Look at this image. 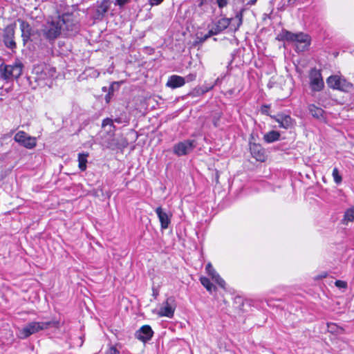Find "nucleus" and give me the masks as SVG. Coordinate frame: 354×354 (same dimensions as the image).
<instances>
[{
    "label": "nucleus",
    "mask_w": 354,
    "mask_h": 354,
    "mask_svg": "<svg viewBox=\"0 0 354 354\" xmlns=\"http://www.w3.org/2000/svg\"><path fill=\"white\" fill-rule=\"evenodd\" d=\"M50 327L59 328V322L57 320H51L48 322H32L28 323L21 330V338L25 339L32 334L40 330L49 328Z\"/></svg>",
    "instance_id": "f257e3e1"
},
{
    "label": "nucleus",
    "mask_w": 354,
    "mask_h": 354,
    "mask_svg": "<svg viewBox=\"0 0 354 354\" xmlns=\"http://www.w3.org/2000/svg\"><path fill=\"white\" fill-rule=\"evenodd\" d=\"M41 33L49 43L53 44L62 34V29L57 18L51 21H48L43 25L41 30Z\"/></svg>",
    "instance_id": "f03ea898"
},
{
    "label": "nucleus",
    "mask_w": 354,
    "mask_h": 354,
    "mask_svg": "<svg viewBox=\"0 0 354 354\" xmlns=\"http://www.w3.org/2000/svg\"><path fill=\"white\" fill-rule=\"evenodd\" d=\"M278 39L281 41H287L291 42H297L299 44H304V47L308 48L310 45V37L304 32H300L298 33H293L287 30H282L281 33L278 35Z\"/></svg>",
    "instance_id": "7ed1b4c3"
},
{
    "label": "nucleus",
    "mask_w": 354,
    "mask_h": 354,
    "mask_svg": "<svg viewBox=\"0 0 354 354\" xmlns=\"http://www.w3.org/2000/svg\"><path fill=\"white\" fill-rule=\"evenodd\" d=\"M23 71L21 63H16L13 65L1 64L0 65V76L2 80H10L19 78Z\"/></svg>",
    "instance_id": "20e7f679"
},
{
    "label": "nucleus",
    "mask_w": 354,
    "mask_h": 354,
    "mask_svg": "<svg viewBox=\"0 0 354 354\" xmlns=\"http://www.w3.org/2000/svg\"><path fill=\"white\" fill-rule=\"evenodd\" d=\"M326 83L328 87L333 89L339 90L344 92L351 91L353 86L346 79L337 75H330L326 79Z\"/></svg>",
    "instance_id": "39448f33"
},
{
    "label": "nucleus",
    "mask_w": 354,
    "mask_h": 354,
    "mask_svg": "<svg viewBox=\"0 0 354 354\" xmlns=\"http://www.w3.org/2000/svg\"><path fill=\"white\" fill-rule=\"evenodd\" d=\"M309 86L313 92H319L324 88V82L322 75L321 71L313 68L309 71Z\"/></svg>",
    "instance_id": "423d86ee"
},
{
    "label": "nucleus",
    "mask_w": 354,
    "mask_h": 354,
    "mask_svg": "<svg viewBox=\"0 0 354 354\" xmlns=\"http://www.w3.org/2000/svg\"><path fill=\"white\" fill-rule=\"evenodd\" d=\"M62 27V31L75 32L77 30V25L75 21V17L73 12H64L57 17Z\"/></svg>",
    "instance_id": "0eeeda50"
},
{
    "label": "nucleus",
    "mask_w": 354,
    "mask_h": 354,
    "mask_svg": "<svg viewBox=\"0 0 354 354\" xmlns=\"http://www.w3.org/2000/svg\"><path fill=\"white\" fill-rule=\"evenodd\" d=\"M196 147L194 140H185L175 144L173 147V152L178 156H185L191 153Z\"/></svg>",
    "instance_id": "6e6552de"
},
{
    "label": "nucleus",
    "mask_w": 354,
    "mask_h": 354,
    "mask_svg": "<svg viewBox=\"0 0 354 354\" xmlns=\"http://www.w3.org/2000/svg\"><path fill=\"white\" fill-rule=\"evenodd\" d=\"M14 140L21 146L29 149H33L37 145L36 138L23 131H18L15 135Z\"/></svg>",
    "instance_id": "1a4fd4ad"
},
{
    "label": "nucleus",
    "mask_w": 354,
    "mask_h": 354,
    "mask_svg": "<svg viewBox=\"0 0 354 354\" xmlns=\"http://www.w3.org/2000/svg\"><path fill=\"white\" fill-rule=\"evenodd\" d=\"M111 5L110 0L97 1L93 18L95 20L102 21L109 10Z\"/></svg>",
    "instance_id": "9d476101"
},
{
    "label": "nucleus",
    "mask_w": 354,
    "mask_h": 354,
    "mask_svg": "<svg viewBox=\"0 0 354 354\" xmlns=\"http://www.w3.org/2000/svg\"><path fill=\"white\" fill-rule=\"evenodd\" d=\"M15 24L8 25L3 34V41L4 45L11 50H14L17 47L16 42L15 41Z\"/></svg>",
    "instance_id": "9b49d317"
},
{
    "label": "nucleus",
    "mask_w": 354,
    "mask_h": 354,
    "mask_svg": "<svg viewBox=\"0 0 354 354\" xmlns=\"http://www.w3.org/2000/svg\"><path fill=\"white\" fill-rule=\"evenodd\" d=\"M233 18L223 17L216 21L209 29V35H217L229 27Z\"/></svg>",
    "instance_id": "f8f14e48"
},
{
    "label": "nucleus",
    "mask_w": 354,
    "mask_h": 354,
    "mask_svg": "<svg viewBox=\"0 0 354 354\" xmlns=\"http://www.w3.org/2000/svg\"><path fill=\"white\" fill-rule=\"evenodd\" d=\"M163 305L164 306L160 308L158 315L160 317L172 318L176 309L174 298L173 297H168Z\"/></svg>",
    "instance_id": "ddd939ff"
},
{
    "label": "nucleus",
    "mask_w": 354,
    "mask_h": 354,
    "mask_svg": "<svg viewBox=\"0 0 354 354\" xmlns=\"http://www.w3.org/2000/svg\"><path fill=\"white\" fill-rule=\"evenodd\" d=\"M153 330L149 325H144L135 333V337L143 343H147L153 336Z\"/></svg>",
    "instance_id": "4468645a"
},
{
    "label": "nucleus",
    "mask_w": 354,
    "mask_h": 354,
    "mask_svg": "<svg viewBox=\"0 0 354 354\" xmlns=\"http://www.w3.org/2000/svg\"><path fill=\"white\" fill-rule=\"evenodd\" d=\"M270 118L279 123L280 128L288 129L294 126V120L289 115L281 113L277 115H270Z\"/></svg>",
    "instance_id": "2eb2a0df"
},
{
    "label": "nucleus",
    "mask_w": 354,
    "mask_h": 354,
    "mask_svg": "<svg viewBox=\"0 0 354 354\" xmlns=\"http://www.w3.org/2000/svg\"><path fill=\"white\" fill-rule=\"evenodd\" d=\"M250 150L252 156L257 161L264 162L266 159L265 149L260 145L255 142H250Z\"/></svg>",
    "instance_id": "dca6fc26"
},
{
    "label": "nucleus",
    "mask_w": 354,
    "mask_h": 354,
    "mask_svg": "<svg viewBox=\"0 0 354 354\" xmlns=\"http://www.w3.org/2000/svg\"><path fill=\"white\" fill-rule=\"evenodd\" d=\"M20 29L21 31V37L25 45L28 41H31V37L33 36V30L30 25L24 20H19Z\"/></svg>",
    "instance_id": "f3484780"
},
{
    "label": "nucleus",
    "mask_w": 354,
    "mask_h": 354,
    "mask_svg": "<svg viewBox=\"0 0 354 354\" xmlns=\"http://www.w3.org/2000/svg\"><path fill=\"white\" fill-rule=\"evenodd\" d=\"M155 212L156 213L160 221L161 229H167L171 223V216H169L166 212L163 211V209L161 207H158L155 209Z\"/></svg>",
    "instance_id": "a211bd4d"
},
{
    "label": "nucleus",
    "mask_w": 354,
    "mask_h": 354,
    "mask_svg": "<svg viewBox=\"0 0 354 354\" xmlns=\"http://www.w3.org/2000/svg\"><path fill=\"white\" fill-rule=\"evenodd\" d=\"M185 84V79L183 77L173 75L169 77L166 86L171 88H176L183 86Z\"/></svg>",
    "instance_id": "6ab92c4d"
},
{
    "label": "nucleus",
    "mask_w": 354,
    "mask_h": 354,
    "mask_svg": "<svg viewBox=\"0 0 354 354\" xmlns=\"http://www.w3.org/2000/svg\"><path fill=\"white\" fill-rule=\"evenodd\" d=\"M281 134L279 131L272 130L265 133L263 139L266 143H272L274 142L279 140Z\"/></svg>",
    "instance_id": "aec40b11"
},
{
    "label": "nucleus",
    "mask_w": 354,
    "mask_h": 354,
    "mask_svg": "<svg viewBox=\"0 0 354 354\" xmlns=\"http://www.w3.org/2000/svg\"><path fill=\"white\" fill-rule=\"evenodd\" d=\"M309 113L312 116L317 119H322L324 118V111L315 104H310L308 106Z\"/></svg>",
    "instance_id": "412c9836"
},
{
    "label": "nucleus",
    "mask_w": 354,
    "mask_h": 354,
    "mask_svg": "<svg viewBox=\"0 0 354 354\" xmlns=\"http://www.w3.org/2000/svg\"><path fill=\"white\" fill-rule=\"evenodd\" d=\"M354 221V205L347 209L344 215L342 223L347 225L348 222Z\"/></svg>",
    "instance_id": "4be33fe9"
},
{
    "label": "nucleus",
    "mask_w": 354,
    "mask_h": 354,
    "mask_svg": "<svg viewBox=\"0 0 354 354\" xmlns=\"http://www.w3.org/2000/svg\"><path fill=\"white\" fill-rule=\"evenodd\" d=\"M201 284L206 288V290L212 293L216 290V287L210 281L209 279L206 277H201L200 278Z\"/></svg>",
    "instance_id": "5701e85b"
},
{
    "label": "nucleus",
    "mask_w": 354,
    "mask_h": 354,
    "mask_svg": "<svg viewBox=\"0 0 354 354\" xmlns=\"http://www.w3.org/2000/svg\"><path fill=\"white\" fill-rule=\"evenodd\" d=\"M88 153H80L78 154V167L82 171L86 169L87 157Z\"/></svg>",
    "instance_id": "b1692460"
},
{
    "label": "nucleus",
    "mask_w": 354,
    "mask_h": 354,
    "mask_svg": "<svg viewBox=\"0 0 354 354\" xmlns=\"http://www.w3.org/2000/svg\"><path fill=\"white\" fill-rule=\"evenodd\" d=\"M245 8H241L239 11L235 13V19H237L236 26L234 28V31H236L239 27L243 24V14L245 12Z\"/></svg>",
    "instance_id": "393cba45"
},
{
    "label": "nucleus",
    "mask_w": 354,
    "mask_h": 354,
    "mask_svg": "<svg viewBox=\"0 0 354 354\" xmlns=\"http://www.w3.org/2000/svg\"><path fill=\"white\" fill-rule=\"evenodd\" d=\"M107 125H109L111 128V129H110V131L114 132L115 131L116 127L114 125V121L112 118H106L102 120V127H105Z\"/></svg>",
    "instance_id": "a878e982"
},
{
    "label": "nucleus",
    "mask_w": 354,
    "mask_h": 354,
    "mask_svg": "<svg viewBox=\"0 0 354 354\" xmlns=\"http://www.w3.org/2000/svg\"><path fill=\"white\" fill-rule=\"evenodd\" d=\"M334 181L336 184L339 185L342 182V177L339 174V170L337 167H335L332 173Z\"/></svg>",
    "instance_id": "bb28decb"
},
{
    "label": "nucleus",
    "mask_w": 354,
    "mask_h": 354,
    "mask_svg": "<svg viewBox=\"0 0 354 354\" xmlns=\"http://www.w3.org/2000/svg\"><path fill=\"white\" fill-rule=\"evenodd\" d=\"M206 272L211 276L212 280L216 277V274H218L210 263H207L205 267Z\"/></svg>",
    "instance_id": "cd10ccee"
},
{
    "label": "nucleus",
    "mask_w": 354,
    "mask_h": 354,
    "mask_svg": "<svg viewBox=\"0 0 354 354\" xmlns=\"http://www.w3.org/2000/svg\"><path fill=\"white\" fill-rule=\"evenodd\" d=\"M230 0H215V3L220 10L227 7L230 3Z\"/></svg>",
    "instance_id": "c85d7f7f"
},
{
    "label": "nucleus",
    "mask_w": 354,
    "mask_h": 354,
    "mask_svg": "<svg viewBox=\"0 0 354 354\" xmlns=\"http://www.w3.org/2000/svg\"><path fill=\"white\" fill-rule=\"evenodd\" d=\"M221 288H225V281L220 277L219 274H216V277L213 279Z\"/></svg>",
    "instance_id": "c756f323"
},
{
    "label": "nucleus",
    "mask_w": 354,
    "mask_h": 354,
    "mask_svg": "<svg viewBox=\"0 0 354 354\" xmlns=\"http://www.w3.org/2000/svg\"><path fill=\"white\" fill-rule=\"evenodd\" d=\"M270 105H268V104L262 105L261 107V109H260L261 114L268 115L270 117L271 115L270 114Z\"/></svg>",
    "instance_id": "7c9ffc66"
},
{
    "label": "nucleus",
    "mask_w": 354,
    "mask_h": 354,
    "mask_svg": "<svg viewBox=\"0 0 354 354\" xmlns=\"http://www.w3.org/2000/svg\"><path fill=\"white\" fill-rule=\"evenodd\" d=\"M201 87L202 90L201 91V93H205L212 90L214 87V85H212V84H205L203 86H201Z\"/></svg>",
    "instance_id": "2f4dec72"
},
{
    "label": "nucleus",
    "mask_w": 354,
    "mask_h": 354,
    "mask_svg": "<svg viewBox=\"0 0 354 354\" xmlns=\"http://www.w3.org/2000/svg\"><path fill=\"white\" fill-rule=\"evenodd\" d=\"M118 88H119V83L116 82H113L109 86V87L108 88V93L113 95L114 91L115 89H118Z\"/></svg>",
    "instance_id": "473e14b6"
},
{
    "label": "nucleus",
    "mask_w": 354,
    "mask_h": 354,
    "mask_svg": "<svg viewBox=\"0 0 354 354\" xmlns=\"http://www.w3.org/2000/svg\"><path fill=\"white\" fill-rule=\"evenodd\" d=\"M335 285L336 287L339 288H347V283L344 281L342 280H337L335 282Z\"/></svg>",
    "instance_id": "72a5a7b5"
},
{
    "label": "nucleus",
    "mask_w": 354,
    "mask_h": 354,
    "mask_svg": "<svg viewBox=\"0 0 354 354\" xmlns=\"http://www.w3.org/2000/svg\"><path fill=\"white\" fill-rule=\"evenodd\" d=\"M213 35H209V30L208 32L206 35H205L204 36H201V37L197 36V39L199 41L200 43H203L208 38H209L210 37H212Z\"/></svg>",
    "instance_id": "f704fd0d"
},
{
    "label": "nucleus",
    "mask_w": 354,
    "mask_h": 354,
    "mask_svg": "<svg viewBox=\"0 0 354 354\" xmlns=\"http://www.w3.org/2000/svg\"><path fill=\"white\" fill-rule=\"evenodd\" d=\"M113 120L114 122H116L118 124H120V123H127V124L129 122L128 120L126 118H122V117H117Z\"/></svg>",
    "instance_id": "c9c22d12"
},
{
    "label": "nucleus",
    "mask_w": 354,
    "mask_h": 354,
    "mask_svg": "<svg viewBox=\"0 0 354 354\" xmlns=\"http://www.w3.org/2000/svg\"><path fill=\"white\" fill-rule=\"evenodd\" d=\"M279 6L281 10H284L286 7L290 6V5L288 3L287 0H281L279 3Z\"/></svg>",
    "instance_id": "e433bc0d"
},
{
    "label": "nucleus",
    "mask_w": 354,
    "mask_h": 354,
    "mask_svg": "<svg viewBox=\"0 0 354 354\" xmlns=\"http://www.w3.org/2000/svg\"><path fill=\"white\" fill-rule=\"evenodd\" d=\"M196 77V74L190 73L188 75H187L186 77H185L184 78L185 79V82H192V81L195 80Z\"/></svg>",
    "instance_id": "4c0bfd02"
},
{
    "label": "nucleus",
    "mask_w": 354,
    "mask_h": 354,
    "mask_svg": "<svg viewBox=\"0 0 354 354\" xmlns=\"http://www.w3.org/2000/svg\"><path fill=\"white\" fill-rule=\"evenodd\" d=\"M106 354H120V351L114 346H111L106 351Z\"/></svg>",
    "instance_id": "58836bf2"
},
{
    "label": "nucleus",
    "mask_w": 354,
    "mask_h": 354,
    "mask_svg": "<svg viewBox=\"0 0 354 354\" xmlns=\"http://www.w3.org/2000/svg\"><path fill=\"white\" fill-rule=\"evenodd\" d=\"M201 86L195 88L194 90L191 93V95H192L193 96L203 95L204 93H201Z\"/></svg>",
    "instance_id": "ea45409f"
},
{
    "label": "nucleus",
    "mask_w": 354,
    "mask_h": 354,
    "mask_svg": "<svg viewBox=\"0 0 354 354\" xmlns=\"http://www.w3.org/2000/svg\"><path fill=\"white\" fill-rule=\"evenodd\" d=\"M128 2L129 0H115V5H118L120 7H122Z\"/></svg>",
    "instance_id": "a19ab883"
},
{
    "label": "nucleus",
    "mask_w": 354,
    "mask_h": 354,
    "mask_svg": "<svg viewBox=\"0 0 354 354\" xmlns=\"http://www.w3.org/2000/svg\"><path fill=\"white\" fill-rule=\"evenodd\" d=\"M164 0H149V3L151 6H158Z\"/></svg>",
    "instance_id": "79ce46f5"
},
{
    "label": "nucleus",
    "mask_w": 354,
    "mask_h": 354,
    "mask_svg": "<svg viewBox=\"0 0 354 354\" xmlns=\"http://www.w3.org/2000/svg\"><path fill=\"white\" fill-rule=\"evenodd\" d=\"M113 94L111 93H108L106 95H105V97H104V100L106 101V103H109L112 97H113Z\"/></svg>",
    "instance_id": "37998d69"
},
{
    "label": "nucleus",
    "mask_w": 354,
    "mask_h": 354,
    "mask_svg": "<svg viewBox=\"0 0 354 354\" xmlns=\"http://www.w3.org/2000/svg\"><path fill=\"white\" fill-rule=\"evenodd\" d=\"M207 0H196L198 7L201 8L207 3Z\"/></svg>",
    "instance_id": "c03bdc74"
},
{
    "label": "nucleus",
    "mask_w": 354,
    "mask_h": 354,
    "mask_svg": "<svg viewBox=\"0 0 354 354\" xmlns=\"http://www.w3.org/2000/svg\"><path fill=\"white\" fill-rule=\"evenodd\" d=\"M299 0H287L288 1V3H289V5H290V6H293L294 5H295L297 3V1H299Z\"/></svg>",
    "instance_id": "a18cd8bd"
},
{
    "label": "nucleus",
    "mask_w": 354,
    "mask_h": 354,
    "mask_svg": "<svg viewBox=\"0 0 354 354\" xmlns=\"http://www.w3.org/2000/svg\"><path fill=\"white\" fill-rule=\"evenodd\" d=\"M257 0H250L248 3H247V6H254L256 4Z\"/></svg>",
    "instance_id": "49530a36"
},
{
    "label": "nucleus",
    "mask_w": 354,
    "mask_h": 354,
    "mask_svg": "<svg viewBox=\"0 0 354 354\" xmlns=\"http://www.w3.org/2000/svg\"><path fill=\"white\" fill-rule=\"evenodd\" d=\"M79 340H80L79 346L81 347L84 344V336H80L79 337Z\"/></svg>",
    "instance_id": "de8ad7c7"
},
{
    "label": "nucleus",
    "mask_w": 354,
    "mask_h": 354,
    "mask_svg": "<svg viewBox=\"0 0 354 354\" xmlns=\"http://www.w3.org/2000/svg\"><path fill=\"white\" fill-rule=\"evenodd\" d=\"M158 295V292L153 288V296L156 298V297Z\"/></svg>",
    "instance_id": "09e8293b"
},
{
    "label": "nucleus",
    "mask_w": 354,
    "mask_h": 354,
    "mask_svg": "<svg viewBox=\"0 0 354 354\" xmlns=\"http://www.w3.org/2000/svg\"><path fill=\"white\" fill-rule=\"evenodd\" d=\"M220 82H221L220 79H219V78H217V79L215 80L214 83L212 85L216 86V85H217V84H218V83H220Z\"/></svg>",
    "instance_id": "8fccbe9b"
},
{
    "label": "nucleus",
    "mask_w": 354,
    "mask_h": 354,
    "mask_svg": "<svg viewBox=\"0 0 354 354\" xmlns=\"http://www.w3.org/2000/svg\"><path fill=\"white\" fill-rule=\"evenodd\" d=\"M326 277V274H322V275L320 276V278H324Z\"/></svg>",
    "instance_id": "3c124183"
},
{
    "label": "nucleus",
    "mask_w": 354,
    "mask_h": 354,
    "mask_svg": "<svg viewBox=\"0 0 354 354\" xmlns=\"http://www.w3.org/2000/svg\"><path fill=\"white\" fill-rule=\"evenodd\" d=\"M102 90H103L104 91H106V87H103V88H102Z\"/></svg>",
    "instance_id": "603ef678"
}]
</instances>
